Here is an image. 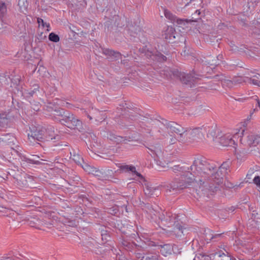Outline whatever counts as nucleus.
<instances>
[{"label":"nucleus","mask_w":260,"mask_h":260,"mask_svg":"<svg viewBox=\"0 0 260 260\" xmlns=\"http://www.w3.org/2000/svg\"><path fill=\"white\" fill-rule=\"evenodd\" d=\"M167 217H169V219L167 218L166 220H169V223H170V225H168V226H170V225H172L173 223H175L176 221H177V220H176V215H174L173 216L172 215V217H171L170 214H168L167 215Z\"/></svg>","instance_id":"30"},{"label":"nucleus","mask_w":260,"mask_h":260,"mask_svg":"<svg viewBox=\"0 0 260 260\" xmlns=\"http://www.w3.org/2000/svg\"><path fill=\"white\" fill-rule=\"evenodd\" d=\"M161 56H161V57H162V59L163 60H165V59H166V56H164V55H161Z\"/></svg>","instance_id":"41"},{"label":"nucleus","mask_w":260,"mask_h":260,"mask_svg":"<svg viewBox=\"0 0 260 260\" xmlns=\"http://www.w3.org/2000/svg\"><path fill=\"white\" fill-rule=\"evenodd\" d=\"M219 247H220V248L223 249L225 251V252H226V254H225L226 255H229V252H228L226 251V250L225 249V247H226V246H225L224 245H221Z\"/></svg>","instance_id":"38"},{"label":"nucleus","mask_w":260,"mask_h":260,"mask_svg":"<svg viewBox=\"0 0 260 260\" xmlns=\"http://www.w3.org/2000/svg\"><path fill=\"white\" fill-rule=\"evenodd\" d=\"M49 39L53 42H58L59 41V37L57 35L51 32L49 35Z\"/></svg>","instance_id":"28"},{"label":"nucleus","mask_w":260,"mask_h":260,"mask_svg":"<svg viewBox=\"0 0 260 260\" xmlns=\"http://www.w3.org/2000/svg\"><path fill=\"white\" fill-rule=\"evenodd\" d=\"M163 10L165 16L173 23H176L177 26L183 29L187 27L188 22L187 20L178 18L166 9L164 8Z\"/></svg>","instance_id":"7"},{"label":"nucleus","mask_w":260,"mask_h":260,"mask_svg":"<svg viewBox=\"0 0 260 260\" xmlns=\"http://www.w3.org/2000/svg\"><path fill=\"white\" fill-rule=\"evenodd\" d=\"M142 258L140 260H158V255L155 254H148L145 256H142L139 257V258Z\"/></svg>","instance_id":"23"},{"label":"nucleus","mask_w":260,"mask_h":260,"mask_svg":"<svg viewBox=\"0 0 260 260\" xmlns=\"http://www.w3.org/2000/svg\"><path fill=\"white\" fill-rule=\"evenodd\" d=\"M250 81L253 84L260 86V81L258 80L255 79H251Z\"/></svg>","instance_id":"34"},{"label":"nucleus","mask_w":260,"mask_h":260,"mask_svg":"<svg viewBox=\"0 0 260 260\" xmlns=\"http://www.w3.org/2000/svg\"><path fill=\"white\" fill-rule=\"evenodd\" d=\"M180 78L182 82L186 84L189 83L192 80L191 76L189 74H183L181 76Z\"/></svg>","instance_id":"25"},{"label":"nucleus","mask_w":260,"mask_h":260,"mask_svg":"<svg viewBox=\"0 0 260 260\" xmlns=\"http://www.w3.org/2000/svg\"><path fill=\"white\" fill-rule=\"evenodd\" d=\"M246 144L252 146H256L259 145L260 147V136L250 134L247 137Z\"/></svg>","instance_id":"14"},{"label":"nucleus","mask_w":260,"mask_h":260,"mask_svg":"<svg viewBox=\"0 0 260 260\" xmlns=\"http://www.w3.org/2000/svg\"><path fill=\"white\" fill-rule=\"evenodd\" d=\"M104 53L105 54L110 56L111 59H117L121 56V54L119 52H115L112 50H106Z\"/></svg>","instance_id":"20"},{"label":"nucleus","mask_w":260,"mask_h":260,"mask_svg":"<svg viewBox=\"0 0 260 260\" xmlns=\"http://www.w3.org/2000/svg\"><path fill=\"white\" fill-rule=\"evenodd\" d=\"M254 183L257 185V186L260 187V177L255 176L253 179Z\"/></svg>","instance_id":"33"},{"label":"nucleus","mask_w":260,"mask_h":260,"mask_svg":"<svg viewBox=\"0 0 260 260\" xmlns=\"http://www.w3.org/2000/svg\"><path fill=\"white\" fill-rule=\"evenodd\" d=\"M245 129L243 128H237L234 131L233 134H226L221 137L219 139V143L223 146H233L235 148L237 139L239 138L241 143H245L244 139V132Z\"/></svg>","instance_id":"3"},{"label":"nucleus","mask_w":260,"mask_h":260,"mask_svg":"<svg viewBox=\"0 0 260 260\" xmlns=\"http://www.w3.org/2000/svg\"><path fill=\"white\" fill-rule=\"evenodd\" d=\"M0 23H1L0 29L6 27L7 25L8 24V23L3 18H1V19L0 20Z\"/></svg>","instance_id":"32"},{"label":"nucleus","mask_w":260,"mask_h":260,"mask_svg":"<svg viewBox=\"0 0 260 260\" xmlns=\"http://www.w3.org/2000/svg\"><path fill=\"white\" fill-rule=\"evenodd\" d=\"M253 98L254 100H256V102H257V104L258 105V106L260 108V102L258 99V98L256 95H255L254 96H253Z\"/></svg>","instance_id":"37"},{"label":"nucleus","mask_w":260,"mask_h":260,"mask_svg":"<svg viewBox=\"0 0 260 260\" xmlns=\"http://www.w3.org/2000/svg\"><path fill=\"white\" fill-rule=\"evenodd\" d=\"M85 112L86 113L87 117L90 120L94 118L96 121L101 122L105 118V115L103 112L99 111L96 109H93L92 107L91 110L89 112L86 111H85Z\"/></svg>","instance_id":"11"},{"label":"nucleus","mask_w":260,"mask_h":260,"mask_svg":"<svg viewBox=\"0 0 260 260\" xmlns=\"http://www.w3.org/2000/svg\"><path fill=\"white\" fill-rule=\"evenodd\" d=\"M191 167L190 168V171L187 172L186 169L183 167H180L179 165L174 166L172 168L173 171L175 173H180L181 174V177L179 179V181L177 182V184H175V182H172L170 184V188L173 190H175L177 188L183 189L187 187L190 185L191 183L196 182L200 184V182L197 180V177H196L194 174V173L191 170Z\"/></svg>","instance_id":"2"},{"label":"nucleus","mask_w":260,"mask_h":260,"mask_svg":"<svg viewBox=\"0 0 260 260\" xmlns=\"http://www.w3.org/2000/svg\"><path fill=\"white\" fill-rule=\"evenodd\" d=\"M229 166L228 163L223 162L217 171L214 165L209 164L202 158H197L191 165V170L197 177V180L200 182V185L208 180H212L219 184L222 180V176L227 173Z\"/></svg>","instance_id":"1"},{"label":"nucleus","mask_w":260,"mask_h":260,"mask_svg":"<svg viewBox=\"0 0 260 260\" xmlns=\"http://www.w3.org/2000/svg\"><path fill=\"white\" fill-rule=\"evenodd\" d=\"M56 102H53V104L57 105L60 106L66 107L68 108H72V105L68 102H66L61 100L56 99Z\"/></svg>","instance_id":"21"},{"label":"nucleus","mask_w":260,"mask_h":260,"mask_svg":"<svg viewBox=\"0 0 260 260\" xmlns=\"http://www.w3.org/2000/svg\"><path fill=\"white\" fill-rule=\"evenodd\" d=\"M222 234H215L213 231H210L209 229L205 231V238L207 241H211L214 240L215 241L217 240V239L220 237Z\"/></svg>","instance_id":"19"},{"label":"nucleus","mask_w":260,"mask_h":260,"mask_svg":"<svg viewBox=\"0 0 260 260\" xmlns=\"http://www.w3.org/2000/svg\"><path fill=\"white\" fill-rule=\"evenodd\" d=\"M133 28H134L133 27H132V28L129 29V33L130 34L131 36H134V37H135V36L133 35Z\"/></svg>","instance_id":"39"},{"label":"nucleus","mask_w":260,"mask_h":260,"mask_svg":"<svg viewBox=\"0 0 260 260\" xmlns=\"http://www.w3.org/2000/svg\"><path fill=\"white\" fill-rule=\"evenodd\" d=\"M45 131L43 129H36L35 130H31V134H28V138L30 141L32 140H37L38 141H49L55 139L52 136L49 135H45Z\"/></svg>","instance_id":"6"},{"label":"nucleus","mask_w":260,"mask_h":260,"mask_svg":"<svg viewBox=\"0 0 260 260\" xmlns=\"http://www.w3.org/2000/svg\"><path fill=\"white\" fill-rule=\"evenodd\" d=\"M177 141V139L176 138H174V137H172L171 138H170V140L169 141V143L170 144H175Z\"/></svg>","instance_id":"36"},{"label":"nucleus","mask_w":260,"mask_h":260,"mask_svg":"<svg viewBox=\"0 0 260 260\" xmlns=\"http://www.w3.org/2000/svg\"><path fill=\"white\" fill-rule=\"evenodd\" d=\"M176 31L172 26H168L164 33L162 34L164 38L169 43L174 42L176 38Z\"/></svg>","instance_id":"13"},{"label":"nucleus","mask_w":260,"mask_h":260,"mask_svg":"<svg viewBox=\"0 0 260 260\" xmlns=\"http://www.w3.org/2000/svg\"><path fill=\"white\" fill-rule=\"evenodd\" d=\"M176 249H177V246L176 245L173 246L171 244H168L161 246L160 251L163 255L167 256L171 254L173 252L175 253V250Z\"/></svg>","instance_id":"16"},{"label":"nucleus","mask_w":260,"mask_h":260,"mask_svg":"<svg viewBox=\"0 0 260 260\" xmlns=\"http://www.w3.org/2000/svg\"><path fill=\"white\" fill-rule=\"evenodd\" d=\"M7 12V7L5 3L0 2V17H3Z\"/></svg>","instance_id":"27"},{"label":"nucleus","mask_w":260,"mask_h":260,"mask_svg":"<svg viewBox=\"0 0 260 260\" xmlns=\"http://www.w3.org/2000/svg\"><path fill=\"white\" fill-rule=\"evenodd\" d=\"M196 13H198V14H199H199H200V11H199V10H197V11H196Z\"/></svg>","instance_id":"42"},{"label":"nucleus","mask_w":260,"mask_h":260,"mask_svg":"<svg viewBox=\"0 0 260 260\" xmlns=\"http://www.w3.org/2000/svg\"><path fill=\"white\" fill-rule=\"evenodd\" d=\"M203 127H207L206 130L203 131V135L206 133L208 137H211L212 138L213 141L216 140V131L217 129L216 126L214 125H203Z\"/></svg>","instance_id":"17"},{"label":"nucleus","mask_w":260,"mask_h":260,"mask_svg":"<svg viewBox=\"0 0 260 260\" xmlns=\"http://www.w3.org/2000/svg\"><path fill=\"white\" fill-rule=\"evenodd\" d=\"M9 119L4 115H2L0 114V127H5L8 124Z\"/></svg>","instance_id":"26"},{"label":"nucleus","mask_w":260,"mask_h":260,"mask_svg":"<svg viewBox=\"0 0 260 260\" xmlns=\"http://www.w3.org/2000/svg\"><path fill=\"white\" fill-rule=\"evenodd\" d=\"M118 167L120 169L124 172H131L132 175H135V177L134 178V179H137V180L139 179H140L141 180L145 181V179L143 177L136 171V169L135 167L132 165H119Z\"/></svg>","instance_id":"12"},{"label":"nucleus","mask_w":260,"mask_h":260,"mask_svg":"<svg viewBox=\"0 0 260 260\" xmlns=\"http://www.w3.org/2000/svg\"><path fill=\"white\" fill-rule=\"evenodd\" d=\"M150 56V58H151L152 59H155L156 57L154 54H148Z\"/></svg>","instance_id":"40"},{"label":"nucleus","mask_w":260,"mask_h":260,"mask_svg":"<svg viewBox=\"0 0 260 260\" xmlns=\"http://www.w3.org/2000/svg\"><path fill=\"white\" fill-rule=\"evenodd\" d=\"M56 119L57 121L70 128H74L81 125V121L79 119L75 117L73 114L67 111L64 115H63L62 118H56Z\"/></svg>","instance_id":"4"},{"label":"nucleus","mask_w":260,"mask_h":260,"mask_svg":"<svg viewBox=\"0 0 260 260\" xmlns=\"http://www.w3.org/2000/svg\"><path fill=\"white\" fill-rule=\"evenodd\" d=\"M37 21H38L39 26L40 27L42 26L43 28L46 27L47 30L48 31L50 30L49 23L44 21V20L42 18H38Z\"/></svg>","instance_id":"24"},{"label":"nucleus","mask_w":260,"mask_h":260,"mask_svg":"<svg viewBox=\"0 0 260 260\" xmlns=\"http://www.w3.org/2000/svg\"><path fill=\"white\" fill-rule=\"evenodd\" d=\"M188 5V3L185 5V6H187Z\"/></svg>","instance_id":"44"},{"label":"nucleus","mask_w":260,"mask_h":260,"mask_svg":"<svg viewBox=\"0 0 260 260\" xmlns=\"http://www.w3.org/2000/svg\"><path fill=\"white\" fill-rule=\"evenodd\" d=\"M20 159L21 161L23 162V164L24 165L25 162L29 163V164H40V162L39 160H35L32 159L28 158L26 157L25 156H20Z\"/></svg>","instance_id":"22"},{"label":"nucleus","mask_w":260,"mask_h":260,"mask_svg":"<svg viewBox=\"0 0 260 260\" xmlns=\"http://www.w3.org/2000/svg\"><path fill=\"white\" fill-rule=\"evenodd\" d=\"M252 249L250 247H247V246H243V251H244L245 252H250V250H252Z\"/></svg>","instance_id":"35"},{"label":"nucleus","mask_w":260,"mask_h":260,"mask_svg":"<svg viewBox=\"0 0 260 260\" xmlns=\"http://www.w3.org/2000/svg\"><path fill=\"white\" fill-rule=\"evenodd\" d=\"M53 103H49L48 106V110L49 111L53 112L52 114L54 115V119L57 120L56 118H63V115H64L66 112L64 111L63 110L60 109V108H55L54 109L52 107Z\"/></svg>","instance_id":"15"},{"label":"nucleus","mask_w":260,"mask_h":260,"mask_svg":"<svg viewBox=\"0 0 260 260\" xmlns=\"http://www.w3.org/2000/svg\"><path fill=\"white\" fill-rule=\"evenodd\" d=\"M151 153H150L151 155L153 156V157L155 159V155L156 156H159L161 153V151L160 149H157L156 150H152L150 149Z\"/></svg>","instance_id":"31"},{"label":"nucleus","mask_w":260,"mask_h":260,"mask_svg":"<svg viewBox=\"0 0 260 260\" xmlns=\"http://www.w3.org/2000/svg\"><path fill=\"white\" fill-rule=\"evenodd\" d=\"M38 88V85H36V87L34 88V89L30 92H28V91L25 90L22 92V94L26 96V97L28 96L27 94H29L30 96H32L35 93H36L37 90Z\"/></svg>","instance_id":"29"},{"label":"nucleus","mask_w":260,"mask_h":260,"mask_svg":"<svg viewBox=\"0 0 260 260\" xmlns=\"http://www.w3.org/2000/svg\"><path fill=\"white\" fill-rule=\"evenodd\" d=\"M138 180L144 186V191L146 196L148 197L158 196L160 192L158 188L152 187L145 180L144 181L140 179H139Z\"/></svg>","instance_id":"10"},{"label":"nucleus","mask_w":260,"mask_h":260,"mask_svg":"<svg viewBox=\"0 0 260 260\" xmlns=\"http://www.w3.org/2000/svg\"><path fill=\"white\" fill-rule=\"evenodd\" d=\"M167 129L169 133L176 134L179 136L180 140H182L181 138H182V139H183L185 130L184 128L179 124L171 122L168 124Z\"/></svg>","instance_id":"9"},{"label":"nucleus","mask_w":260,"mask_h":260,"mask_svg":"<svg viewBox=\"0 0 260 260\" xmlns=\"http://www.w3.org/2000/svg\"><path fill=\"white\" fill-rule=\"evenodd\" d=\"M34 110H36V111H38L39 110V108H34Z\"/></svg>","instance_id":"43"},{"label":"nucleus","mask_w":260,"mask_h":260,"mask_svg":"<svg viewBox=\"0 0 260 260\" xmlns=\"http://www.w3.org/2000/svg\"><path fill=\"white\" fill-rule=\"evenodd\" d=\"M206 128L207 127H203L202 126L201 127L186 130L184 132L183 139H182V140L183 141V139H186V140H188V141H190V140H194L197 139H202L204 137L203 131L206 130Z\"/></svg>","instance_id":"5"},{"label":"nucleus","mask_w":260,"mask_h":260,"mask_svg":"<svg viewBox=\"0 0 260 260\" xmlns=\"http://www.w3.org/2000/svg\"><path fill=\"white\" fill-rule=\"evenodd\" d=\"M70 158L74 161L78 165L80 166L82 168L88 173H91V170L92 168L88 165L85 164L83 161V158L81 157L80 155L78 153V152L75 150H73L72 151L70 152Z\"/></svg>","instance_id":"8"},{"label":"nucleus","mask_w":260,"mask_h":260,"mask_svg":"<svg viewBox=\"0 0 260 260\" xmlns=\"http://www.w3.org/2000/svg\"><path fill=\"white\" fill-rule=\"evenodd\" d=\"M245 81L243 77L241 76L236 77L232 80H226L224 82V85H226L229 87L232 88L234 85L241 84Z\"/></svg>","instance_id":"18"}]
</instances>
